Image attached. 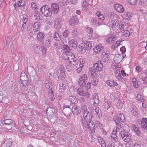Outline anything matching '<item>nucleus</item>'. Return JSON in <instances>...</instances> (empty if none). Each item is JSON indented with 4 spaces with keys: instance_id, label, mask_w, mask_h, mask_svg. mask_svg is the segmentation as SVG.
<instances>
[{
    "instance_id": "f257e3e1",
    "label": "nucleus",
    "mask_w": 147,
    "mask_h": 147,
    "mask_svg": "<svg viewBox=\"0 0 147 147\" xmlns=\"http://www.w3.org/2000/svg\"><path fill=\"white\" fill-rule=\"evenodd\" d=\"M65 76V69L62 65L60 66L59 68H56L54 71L53 77L57 80L58 81L59 78H64Z\"/></svg>"
},
{
    "instance_id": "f03ea898",
    "label": "nucleus",
    "mask_w": 147,
    "mask_h": 147,
    "mask_svg": "<svg viewBox=\"0 0 147 147\" xmlns=\"http://www.w3.org/2000/svg\"><path fill=\"white\" fill-rule=\"evenodd\" d=\"M129 126L126 125H125V127L123 128V131H120L121 136L123 140L125 142H129L130 140V136L129 132Z\"/></svg>"
},
{
    "instance_id": "7ed1b4c3",
    "label": "nucleus",
    "mask_w": 147,
    "mask_h": 147,
    "mask_svg": "<svg viewBox=\"0 0 147 147\" xmlns=\"http://www.w3.org/2000/svg\"><path fill=\"white\" fill-rule=\"evenodd\" d=\"M103 67V64L101 63L100 61H98L97 62L94 64L93 68L91 71L93 75L94 74V72L96 73L99 71H100L102 70Z\"/></svg>"
},
{
    "instance_id": "20e7f679",
    "label": "nucleus",
    "mask_w": 147,
    "mask_h": 147,
    "mask_svg": "<svg viewBox=\"0 0 147 147\" xmlns=\"http://www.w3.org/2000/svg\"><path fill=\"white\" fill-rule=\"evenodd\" d=\"M83 125L85 127L88 128L91 131V132L94 133L95 131L94 124V122L91 120L88 122L82 121Z\"/></svg>"
},
{
    "instance_id": "39448f33",
    "label": "nucleus",
    "mask_w": 147,
    "mask_h": 147,
    "mask_svg": "<svg viewBox=\"0 0 147 147\" xmlns=\"http://www.w3.org/2000/svg\"><path fill=\"white\" fill-rule=\"evenodd\" d=\"M100 57L102 61L106 63L109 59V56L110 55V52L109 50H103L101 52Z\"/></svg>"
},
{
    "instance_id": "423d86ee",
    "label": "nucleus",
    "mask_w": 147,
    "mask_h": 147,
    "mask_svg": "<svg viewBox=\"0 0 147 147\" xmlns=\"http://www.w3.org/2000/svg\"><path fill=\"white\" fill-rule=\"evenodd\" d=\"M40 9L42 14L45 16H50L52 14V12L47 5L43 6Z\"/></svg>"
},
{
    "instance_id": "0eeeda50",
    "label": "nucleus",
    "mask_w": 147,
    "mask_h": 147,
    "mask_svg": "<svg viewBox=\"0 0 147 147\" xmlns=\"http://www.w3.org/2000/svg\"><path fill=\"white\" fill-rule=\"evenodd\" d=\"M113 120L116 125L120 124L121 122H123L125 120L124 115L121 113L118 116H115L113 118Z\"/></svg>"
},
{
    "instance_id": "6e6552de",
    "label": "nucleus",
    "mask_w": 147,
    "mask_h": 147,
    "mask_svg": "<svg viewBox=\"0 0 147 147\" xmlns=\"http://www.w3.org/2000/svg\"><path fill=\"white\" fill-rule=\"evenodd\" d=\"M87 80V75L84 74L80 76L78 82V85L81 86H84L86 85Z\"/></svg>"
},
{
    "instance_id": "1a4fd4ad",
    "label": "nucleus",
    "mask_w": 147,
    "mask_h": 147,
    "mask_svg": "<svg viewBox=\"0 0 147 147\" xmlns=\"http://www.w3.org/2000/svg\"><path fill=\"white\" fill-rule=\"evenodd\" d=\"M77 93L80 96H82L87 98L89 97V95L88 92L85 90L82 86L78 89Z\"/></svg>"
},
{
    "instance_id": "9d476101",
    "label": "nucleus",
    "mask_w": 147,
    "mask_h": 147,
    "mask_svg": "<svg viewBox=\"0 0 147 147\" xmlns=\"http://www.w3.org/2000/svg\"><path fill=\"white\" fill-rule=\"evenodd\" d=\"M120 50L122 53L118 55L117 58L119 59V61H121L126 56V55L124 53L126 51V49L125 47H122L120 48Z\"/></svg>"
},
{
    "instance_id": "9b49d317",
    "label": "nucleus",
    "mask_w": 147,
    "mask_h": 147,
    "mask_svg": "<svg viewBox=\"0 0 147 147\" xmlns=\"http://www.w3.org/2000/svg\"><path fill=\"white\" fill-rule=\"evenodd\" d=\"M60 88L59 91L60 92H63L67 87L68 84L66 81H64L59 84Z\"/></svg>"
},
{
    "instance_id": "f8f14e48",
    "label": "nucleus",
    "mask_w": 147,
    "mask_h": 147,
    "mask_svg": "<svg viewBox=\"0 0 147 147\" xmlns=\"http://www.w3.org/2000/svg\"><path fill=\"white\" fill-rule=\"evenodd\" d=\"M118 21L116 20H112L108 23V26L112 28L113 30H115L118 27Z\"/></svg>"
},
{
    "instance_id": "ddd939ff",
    "label": "nucleus",
    "mask_w": 147,
    "mask_h": 147,
    "mask_svg": "<svg viewBox=\"0 0 147 147\" xmlns=\"http://www.w3.org/2000/svg\"><path fill=\"white\" fill-rule=\"evenodd\" d=\"M83 117L84 121L88 122L91 119L92 115L90 112L87 111L83 113Z\"/></svg>"
},
{
    "instance_id": "4468645a",
    "label": "nucleus",
    "mask_w": 147,
    "mask_h": 147,
    "mask_svg": "<svg viewBox=\"0 0 147 147\" xmlns=\"http://www.w3.org/2000/svg\"><path fill=\"white\" fill-rule=\"evenodd\" d=\"M65 54L66 55H65V54H63L62 55V58L65 59V60L69 61L75 57L74 55L71 52Z\"/></svg>"
},
{
    "instance_id": "2eb2a0df",
    "label": "nucleus",
    "mask_w": 147,
    "mask_h": 147,
    "mask_svg": "<svg viewBox=\"0 0 147 147\" xmlns=\"http://www.w3.org/2000/svg\"><path fill=\"white\" fill-rule=\"evenodd\" d=\"M79 22V20L76 16L72 17L69 21V23L71 25L73 26L77 24Z\"/></svg>"
},
{
    "instance_id": "dca6fc26",
    "label": "nucleus",
    "mask_w": 147,
    "mask_h": 147,
    "mask_svg": "<svg viewBox=\"0 0 147 147\" xmlns=\"http://www.w3.org/2000/svg\"><path fill=\"white\" fill-rule=\"evenodd\" d=\"M115 9L119 13H122L124 10V8L121 5L119 4H116L114 5Z\"/></svg>"
},
{
    "instance_id": "f3484780",
    "label": "nucleus",
    "mask_w": 147,
    "mask_h": 147,
    "mask_svg": "<svg viewBox=\"0 0 147 147\" xmlns=\"http://www.w3.org/2000/svg\"><path fill=\"white\" fill-rule=\"evenodd\" d=\"M103 106L104 109L107 110H108L109 109L110 110H112L113 109V107L109 103V102L106 99L105 100L103 101Z\"/></svg>"
},
{
    "instance_id": "a211bd4d",
    "label": "nucleus",
    "mask_w": 147,
    "mask_h": 147,
    "mask_svg": "<svg viewBox=\"0 0 147 147\" xmlns=\"http://www.w3.org/2000/svg\"><path fill=\"white\" fill-rule=\"evenodd\" d=\"M92 101L93 102V105L96 106L98 105L99 103V100L98 94L94 93L93 94V97L92 99Z\"/></svg>"
},
{
    "instance_id": "6ab92c4d",
    "label": "nucleus",
    "mask_w": 147,
    "mask_h": 147,
    "mask_svg": "<svg viewBox=\"0 0 147 147\" xmlns=\"http://www.w3.org/2000/svg\"><path fill=\"white\" fill-rule=\"evenodd\" d=\"M51 8L52 12L54 13V14H57L58 12L59 7V5L55 3L52 4L51 6Z\"/></svg>"
},
{
    "instance_id": "aec40b11",
    "label": "nucleus",
    "mask_w": 147,
    "mask_h": 147,
    "mask_svg": "<svg viewBox=\"0 0 147 147\" xmlns=\"http://www.w3.org/2000/svg\"><path fill=\"white\" fill-rule=\"evenodd\" d=\"M141 122L142 127L147 130V118H142Z\"/></svg>"
},
{
    "instance_id": "412c9836",
    "label": "nucleus",
    "mask_w": 147,
    "mask_h": 147,
    "mask_svg": "<svg viewBox=\"0 0 147 147\" xmlns=\"http://www.w3.org/2000/svg\"><path fill=\"white\" fill-rule=\"evenodd\" d=\"M40 28V24L39 22H35L33 25L34 31L36 32L39 30Z\"/></svg>"
},
{
    "instance_id": "4be33fe9",
    "label": "nucleus",
    "mask_w": 147,
    "mask_h": 147,
    "mask_svg": "<svg viewBox=\"0 0 147 147\" xmlns=\"http://www.w3.org/2000/svg\"><path fill=\"white\" fill-rule=\"evenodd\" d=\"M68 63L70 66H76L78 64V60L76 57L72 59L69 61Z\"/></svg>"
},
{
    "instance_id": "5701e85b",
    "label": "nucleus",
    "mask_w": 147,
    "mask_h": 147,
    "mask_svg": "<svg viewBox=\"0 0 147 147\" xmlns=\"http://www.w3.org/2000/svg\"><path fill=\"white\" fill-rule=\"evenodd\" d=\"M71 111L74 114L76 115L79 114L81 112L79 108L77 105L74 106L71 109Z\"/></svg>"
},
{
    "instance_id": "b1692460",
    "label": "nucleus",
    "mask_w": 147,
    "mask_h": 147,
    "mask_svg": "<svg viewBox=\"0 0 147 147\" xmlns=\"http://www.w3.org/2000/svg\"><path fill=\"white\" fill-rule=\"evenodd\" d=\"M107 83L109 86L111 87H114L118 85L116 82L113 80H108L107 82Z\"/></svg>"
},
{
    "instance_id": "393cba45",
    "label": "nucleus",
    "mask_w": 147,
    "mask_h": 147,
    "mask_svg": "<svg viewBox=\"0 0 147 147\" xmlns=\"http://www.w3.org/2000/svg\"><path fill=\"white\" fill-rule=\"evenodd\" d=\"M12 141L11 138L6 139L4 142V147H10L12 144Z\"/></svg>"
},
{
    "instance_id": "a878e982",
    "label": "nucleus",
    "mask_w": 147,
    "mask_h": 147,
    "mask_svg": "<svg viewBox=\"0 0 147 147\" xmlns=\"http://www.w3.org/2000/svg\"><path fill=\"white\" fill-rule=\"evenodd\" d=\"M115 76L117 79L120 81H123V79L121 76V74L120 71L119 70H116L115 72Z\"/></svg>"
},
{
    "instance_id": "bb28decb",
    "label": "nucleus",
    "mask_w": 147,
    "mask_h": 147,
    "mask_svg": "<svg viewBox=\"0 0 147 147\" xmlns=\"http://www.w3.org/2000/svg\"><path fill=\"white\" fill-rule=\"evenodd\" d=\"M55 112V109L53 107H51L47 109L46 113L49 116H52Z\"/></svg>"
},
{
    "instance_id": "cd10ccee",
    "label": "nucleus",
    "mask_w": 147,
    "mask_h": 147,
    "mask_svg": "<svg viewBox=\"0 0 147 147\" xmlns=\"http://www.w3.org/2000/svg\"><path fill=\"white\" fill-rule=\"evenodd\" d=\"M86 50L85 45H83V43H81L79 45L78 50L79 52L84 53L85 52Z\"/></svg>"
},
{
    "instance_id": "c85d7f7f",
    "label": "nucleus",
    "mask_w": 147,
    "mask_h": 147,
    "mask_svg": "<svg viewBox=\"0 0 147 147\" xmlns=\"http://www.w3.org/2000/svg\"><path fill=\"white\" fill-rule=\"evenodd\" d=\"M68 100L72 104H76L78 102L77 98L74 96H69Z\"/></svg>"
},
{
    "instance_id": "c756f323",
    "label": "nucleus",
    "mask_w": 147,
    "mask_h": 147,
    "mask_svg": "<svg viewBox=\"0 0 147 147\" xmlns=\"http://www.w3.org/2000/svg\"><path fill=\"white\" fill-rule=\"evenodd\" d=\"M119 33L121 36L126 37H129L131 34L129 31L126 30L121 31Z\"/></svg>"
},
{
    "instance_id": "7c9ffc66",
    "label": "nucleus",
    "mask_w": 147,
    "mask_h": 147,
    "mask_svg": "<svg viewBox=\"0 0 147 147\" xmlns=\"http://www.w3.org/2000/svg\"><path fill=\"white\" fill-rule=\"evenodd\" d=\"M63 50L64 51V52L63 54H66L70 52L71 49L67 45H64L63 47Z\"/></svg>"
},
{
    "instance_id": "2f4dec72",
    "label": "nucleus",
    "mask_w": 147,
    "mask_h": 147,
    "mask_svg": "<svg viewBox=\"0 0 147 147\" xmlns=\"http://www.w3.org/2000/svg\"><path fill=\"white\" fill-rule=\"evenodd\" d=\"M103 47H104L102 46V45H99L93 48V50L95 52L98 53L102 49H103Z\"/></svg>"
},
{
    "instance_id": "473e14b6",
    "label": "nucleus",
    "mask_w": 147,
    "mask_h": 147,
    "mask_svg": "<svg viewBox=\"0 0 147 147\" xmlns=\"http://www.w3.org/2000/svg\"><path fill=\"white\" fill-rule=\"evenodd\" d=\"M119 25V28L120 30L121 31H124V30L127 29V26L125 22H123L120 23Z\"/></svg>"
},
{
    "instance_id": "72a5a7b5",
    "label": "nucleus",
    "mask_w": 147,
    "mask_h": 147,
    "mask_svg": "<svg viewBox=\"0 0 147 147\" xmlns=\"http://www.w3.org/2000/svg\"><path fill=\"white\" fill-rule=\"evenodd\" d=\"M117 132H116V131H115L114 132L111 133V135L112 139L113 140L116 142H117L118 140V138L117 135Z\"/></svg>"
},
{
    "instance_id": "f704fd0d",
    "label": "nucleus",
    "mask_w": 147,
    "mask_h": 147,
    "mask_svg": "<svg viewBox=\"0 0 147 147\" xmlns=\"http://www.w3.org/2000/svg\"><path fill=\"white\" fill-rule=\"evenodd\" d=\"M117 37L115 36L109 37L107 39L106 41L109 43H111L116 40Z\"/></svg>"
},
{
    "instance_id": "c9c22d12",
    "label": "nucleus",
    "mask_w": 147,
    "mask_h": 147,
    "mask_svg": "<svg viewBox=\"0 0 147 147\" xmlns=\"http://www.w3.org/2000/svg\"><path fill=\"white\" fill-rule=\"evenodd\" d=\"M49 97L51 101H53L55 99L53 91L50 89L48 92Z\"/></svg>"
},
{
    "instance_id": "e433bc0d",
    "label": "nucleus",
    "mask_w": 147,
    "mask_h": 147,
    "mask_svg": "<svg viewBox=\"0 0 147 147\" xmlns=\"http://www.w3.org/2000/svg\"><path fill=\"white\" fill-rule=\"evenodd\" d=\"M125 125H124L122 123L120 124L116 125L117 127L115 131H116V132H120L119 130L122 129L123 130V128L125 127Z\"/></svg>"
},
{
    "instance_id": "4c0bfd02",
    "label": "nucleus",
    "mask_w": 147,
    "mask_h": 147,
    "mask_svg": "<svg viewBox=\"0 0 147 147\" xmlns=\"http://www.w3.org/2000/svg\"><path fill=\"white\" fill-rule=\"evenodd\" d=\"M83 45H85V47L87 50H90L92 47L91 43L89 41H86V42H84Z\"/></svg>"
},
{
    "instance_id": "58836bf2",
    "label": "nucleus",
    "mask_w": 147,
    "mask_h": 147,
    "mask_svg": "<svg viewBox=\"0 0 147 147\" xmlns=\"http://www.w3.org/2000/svg\"><path fill=\"white\" fill-rule=\"evenodd\" d=\"M54 22L55 27L58 28L60 27V20L59 18H56L55 19Z\"/></svg>"
},
{
    "instance_id": "ea45409f",
    "label": "nucleus",
    "mask_w": 147,
    "mask_h": 147,
    "mask_svg": "<svg viewBox=\"0 0 147 147\" xmlns=\"http://www.w3.org/2000/svg\"><path fill=\"white\" fill-rule=\"evenodd\" d=\"M131 112L132 114L135 117H138L139 116V113L138 109L136 108H135L131 110Z\"/></svg>"
},
{
    "instance_id": "a19ab883",
    "label": "nucleus",
    "mask_w": 147,
    "mask_h": 147,
    "mask_svg": "<svg viewBox=\"0 0 147 147\" xmlns=\"http://www.w3.org/2000/svg\"><path fill=\"white\" fill-rule=\"evenodd\" d=\"M45 36V34L42 32H38L37 35V38L38 40L41 41Z\"/></svg>"
},
{
    "instance_id": "79ce46f5",
    "label": "nucleus",
    "mask_w": 147,
    "mask_h": 147,
    "mask_svg": "<svg viewBox=\"0 0 147 147\" xmlns=\"http://www.w3.org/2000/svg\"><path fill=\"white\" fill-rule=\"evenodd\" d=\"M96 15L98 16V18L100 20L103 21L105 19V17L103 15L101 14V13L99 11L97 12Z\"/></svg>"
},
{
    "instance_id": "37998d69",
    "label": "nucleus",
    "mask_w": 147,
    "mask_h": 147,
    "mask_svg": "<svg viewBox=\"0 0 147 147\" xmlns=\"http://www.w3.org/2000/svg\"><path fill=\"white\" fill-rule=\"evenodd\" d=\"M54 38L56 40L59 41L61 40V36L59 35L58 32H55L54 35Z\"/></svg>"
},
{
    "instance_id": "c03bdc74",
    "label": "nucleus",
    "mask_w": 147,
    "mask_h": 147,
    "mask_svg": "<svg viewBox=\"0 0 147 147\" xmlns=\"http://www.w3.org/2000/svg\"><path fill=\"white\" fill-rule=\"evenodd\" d=\"M69 44L71 45L73 47H76L77 46V43L76 40L74 39H71L69 42Z\"/></svg>"
},
{
    "instance_id": "a18cd8bd",
    "label": "nucleus",
    "mask_w": 147,
    "mask_h": 147,
    "mask_svg": "<svg viewBox=\"0 0 147 147\" xmlns=\"http://www.w3.org/2000/svg\"><path fill=\"white\" fill-rule=\"evenodd\" d=\"M136 98L137 100L141 102H143L144 100L143 96L140 94H137Z\"/></svg>"
},
{
    "instance_id": "49530a36",
    "label": "nucleus",
    "mask_w": 147,
    "mask_h": 147,
    "mask_svg": "<svg viewBox=\"0 0 147 147\" xmlns=\"http://www.w3.org/2000/svg\"><path fill=\"white\" fill-rule=\"evenodd\" d=\"M123 40H119L117 41L115 43H114L112 46L114 48H116L118 47L120 44L121 42L123 41Z\"/></svg>"
},
{
    "instance_id": "de8ad7c7",
    "label": "nucleus",
    "mask_w": 147,
    "mask_h": 147,
    "mask_svg": "<svg viewBox=\"0 0 147 147\" xmlns=\"http://www.w3.org/2000/svg\"><path fill=\"white\" fill-rule=\"evenodd\" d=\"M40 47L36 45L34 46V52L36 53H38L40 52Z\"/></svg>"
},
{
    "instance_id": "09e8293b",
    "label": "nucleus",
    "mask_w": 147,
    "mask_h": 147,
    "mask_svg": "<svg viewBox=\"0 0 147 147\" xmlns=\"http://www.w3.org/2000/svg\"><path fill=\"white\" fill-rule=\"evenodd\" d=\"M91 21H92L93 24L96 25L97 26H99L102 24V23L98 22L96 19H93V20Z\"/></svg>"
},
{
    "instance_id": "8fccbe9b",
    "label": "nucleus",
    "mask_w": 147,
    "mask_h": 147,
    "mask_svg": "<svg viewBox=\"0 0 147 147\" xmlns=\"http://www.w3.org/2000/svg\"><path fill=\"white\" fill-rule=\"evenodd\" d=\"M131 128L138 135V133L139 132L138 128L136 125L133 124L131 126Z\"/></svg>"
},
{
    "instance_id": "3c124183",
    "label": "nucleus",
    "mask_w": 147,
    "mask_h": 147,
    "mask_svg": "<svg viewBox=\"0 0 147 147\" xmlns=\"http://www.w3.org/2000/svg\"><path fill=\"white\" fill-rule=\"evenodd\" d=\"M13 44L12 42H11V40L10 38H8L6 40V45L7 46L9 47L10 46V47L12 46Z\"/></svg>"
},
{
    "instance_id": "603ef678",
    "label": "nucleus",
    "mask_w": 147,
    "mask_h": 147,
    "mask_svg": "<svg viewBox=\"0 0 147 147\" xmlns=\"http://www.w3.org/2000/svg\"><path fill=\"white\" fill-rule=\"evenodd\" d=\"M23 75H24L23 76H21L20 77V79L21 81L23 80H28V78L27 77V75H26V74L24 72H23Z\"/></svg>"
},
{
    "instance_id": "864d4df0",
    "label": "nucleus",
    "mask_w": 147,
    "mask_h": 147,
    "mask_svg": "<svg viewBox=\"0 0 147 147\" xmlns=\"http://www.w3.org/2000/svg\"><path fill=\"white\" fill-rule=\"evenodd\" d=\"M132 81L133 82L134 86L136 88L138 87V85L137 82L136 80V79L134 78H133L132 79Z\"/></svg>"
},
{
    "instance_id": "5fc2aeb1",
    "label": "nucleus",
    "mask_w": 147,
    "mask_h": 147,
    "mask_svg": "<svg viewBox=\"0 0 147 147\" xmlns=\"http://www.w3.org/2000/svg\"><path fill=\"white\" fill-rule=\"evenodd\" d=\"M71 34L73 37H77L78 35V32L76 30H74L71 32Z\"/></svg>"
},
{
    "instance_id": "6e6d98bb",
    "label": "nucleus",
    "mask_w": 147,
    "mask_h": 147,
    "mask_svg": "<svg viewBox=\"0 0 147 147\" xmlns=\"http://www.w3.org/2000/svg\"><path fill=\"white\" fill-rule=\"evenodd\" d=\"M98 80L96 78H94L92 80V83L94 86H96L98 84Z\"/></svg>"
},
{
    "instance_id": "4d7b16f0",
    "label": "nucleus",
    "mask_w": 147,
    "mask_h": 147,
    "mask_svg": "<svg viewBox=\"0 0 147 147\" xmlns=\"http://www.w3.org/2000/svg\"><path fill=\"white\" fill-rule=\"evenodd\" d=\"M146 2L144 0H140L138 2V5L139 6L144 7L146 5Z\"/></svg>"
},
{
    "instance_id": "13d9d810",
    "label": "nucleus",
    "mask_w": 147,
    "mask_h": 147,
    "mask_svg": "<svg viewBox=\"0 0 147 147\" xmlns=\"http://www.w3.org/2000/svg\"><path fill=\"white\" fill-rule=\"evenodd\" d=\"M82 112L84 113L85 112L87 111V106L84 104L82 105H81Z\"/></svg>"
},
{
    "instance_id": "bf43d9fd",
    "label": "nucleus",
    "mask_w": 147,
    "mask_h": 147,
    "mask_svg": "<svg viewBox=\"0 0 147 147\" xmlns=\"http://www.w3.org/2000/svg\"><path fill=\"white\" fill-rule=\"evenodd\" d=\"M127 2L131 5H134L137 2V0H127Z\"/></svg>"
},
{
    "instance_id": "052dcab7",
    "label": "nucleus",
    "mask_w": 147,
    "mask_h": 147,
    "mask_svg": "<svg viewBox=\"0 0 147 147\" xmlns=\"http://www.w3.org/2000/svg\"><path fill=\"white\" fill-rule=\"evenodd\" d=\"M45 86L46 88L47 89H49L50 86L49 85V83L48 80H46L44 82Z\"/></svg>"
},
{
    "instance_id": "680f3d73",
    "label": "nucleus",
    "mask_w": 147,
    "mask_h": 147,
    "mask_svg": "<svg viewBox=\"0 0 147 147\" xmlns=\"http://www.w3.org/2000/svg\"><path fill=\"white\" fill-rule=\"evenodd\" d=\"M51 42V40L47 38L45 41V45L47 47H49L50 46V43Z\"/></svg>"
},
{
    "instance_id": "e2e57ef3",
    "label": "nucleus",
    "mask_w": 147,
    "mask_h": 147,
    "mask_svg": "<svg viewBox=\"0 0 147 147\" xmlns=\"http://www.w3.org/2000/svg\"><path fill=\"white\" fill-rule=\"evenodd\" d=\"M35 19L37 20H39L40 19V15L38 13H36L34 15Z\"/></svg>"
},
{
    "instance_id": "0e129e2a",
    "label": "nucleus",
    "mask_w": 147,
    "mask_h": 147,
    "mask_svg": "<svg viewBox=\"0 0 147 147\" xmlns=\"http://www.w3.org/2000/svg\"><path fill=\"white\" fill-rule=\"evenodd\" d=\"M115 144L112 141H109L108 142L107 147H114Z\"/></svg>"
},
{
    "instance_id": "69168bd1",
    "label": "nucleus",
    "mask_w": 147,
    "mask_h": 147,
    "mask_svg": "<svg viewBox=\"0 0 147 147\" xmlns=\"http://www.w3.org/2000/svg\"><path fill=\"white\" fill-rule=\"evenodd\" d=\"M94 111L96 115H99L101 113L100 109L98 107L94 109Z\"/></svg>"
},
{
    "instance_id": "338daca9",
    "label": "nucleus",
    "mask_w": 147,
    "mask_h": 147,
    "mask_svg": "<svg viewBox=\"0 0 147 147\" xmlns=\"http://www.w3.org/2000/svg\"><path fill=\"white\" fill-rule=\"evenodd\" d=\"M67 109L68 111V112H67V114H69L70 113L71 109V108L69 106H67V107H65V108H63L64 111H65L66 109Z\"/></svg>"
},
{
    "instance_id": "774afa93",
    "label": "nucleus",
    "mask_w": 147,
    "mask_h": 147,
    "mask_svg": "<svg viewBox=\"0 0 147 147\" xmlns=\"http://www.w3.org/2000/svg\"><path fill=\"white\" fill-rule=\"evenodd\" d=\"M140 80H141L143 82V84H147V77H142L140 79Z\"/></svg>"
}]
</instances>
